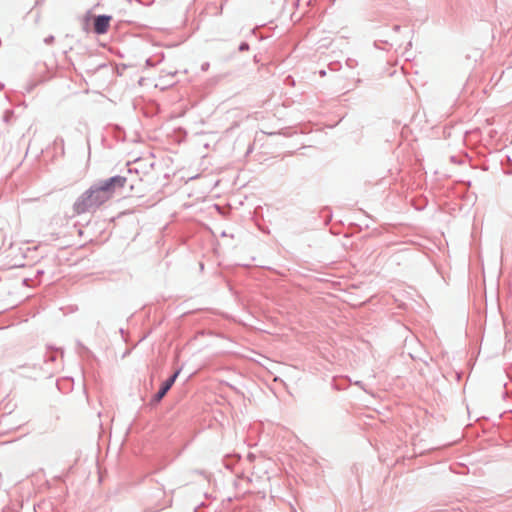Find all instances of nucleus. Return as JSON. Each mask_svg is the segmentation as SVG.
<instances>
[{
    "instance_id": "nucleus-1",
    "label": "nucleus",
    "mask_w": 512,
    "mask_h": 512,
    "mask_svg": "<svg viewBox=\"0 0 512 512\" xmlns=\"http://www.w3.org/2000/svg\"><path fill=\"white\" fill-rule=\"evenodd\" d=\"M125 184V177L115 176L106 180L100 186L91 188L79 202L75 203L76 213L81 214L90 207L100 206L113 196L116 188H123Z\"/></svg>"
},
{
    "instance_id": "nucleus-2",
    "label": "nucleus",
    "mask_w": 512,
    "mask_h": 512,
    "mask_svg": "<svg viewBox=\"0 0 512 512\" xmlns=\"http://www.w3.org/2000/svg\"><path fill=\"white\" fill-rule=\"evenodd\" d=\"M111 17L106 15H101L96 17L94 21V30L98 34H104L108 31L110 26Z\"/></svg>"
},
{
    "instance_id": "nucleus-3",
    "label": "nucleus",
    "mask_w": 512,
    "mask_h": 512,
    "mask_svg": "<svg viewBox=\"0 0 512 512\" xmlns=\"http://www.w3.org/2000/svg\"><path fill=\"white\" fill-rule=\"evenodd\" d=\"M179 373H180V371H176L165 383H163L162 387L160 388V390L154 397L156 402L161 401V399L166 395V393L169 391V389L174 384Z\"/></svg>"
}]
</instances>
